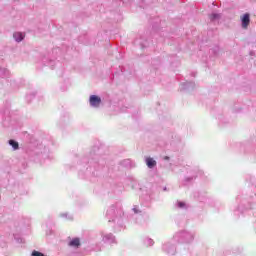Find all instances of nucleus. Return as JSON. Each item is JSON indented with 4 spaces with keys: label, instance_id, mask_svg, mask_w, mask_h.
<instances>
[{
    "label": "nucleus",
    "instance_id": "obj_9",
    "mask_svg": "<svg viewBox=\"0 0 256 256\" xmlns=\"http://www.w3.org/2000/svg\"><path fill=\"white\" fill-rule=\"evenodd\" d=\"M178 207H185V203L179 202V203H178Z\"/></svg>",
    "mask_w": 256,
    "mask_h": 256
},
{
    "label": "nucleus",
    "instance_id": "obj_6",
    "mask_svg": "<svg viewBox=\"0 0 256 256\" xmlns=\"http://www.w3.org/2000/svg\"><path fill=\"white\" fill-rule=\"evenodd\" d=\"M9 145L13 147L14 151H17V149H19V142L15 140H9Z\"/></svg>",
    "mask_w": 256,
    "mask_h": 256
},
{
    "label": "nucleus",
    "instance_id": "obj_2",
    "mask_svg": "<svg viewBox=\"0 0 256 256\" xmlns=\"http://www.w3.org/2000/svg\"><path fill=\"white\" fill-rule=\"evenodd\" d=\"M90 105L91 107H99L101 105V97L97 95L90 96Z\"/></svg>",
    "mask_w": 256,
    "mask_h": 256
},
{
    "label": "nucleus",
    "instance_id": "obj_10",
    "mask_svg": "<svg viewBox=\"0 0 256 256\" xmlns=\"http://www.w3.org/2000/svg\"><path fill=\"white\" fill-rule=\"evenodd\" d=\"M164 160H165V161H169V156H165V157H164Z\"/></svg>",
    "mask_w": 256,
    "mask_h": 256
},
{
    "label": "nucleus",
    "instance_id": "obj_4",
    "mask_svg": "<svg viewBox=\"0 0 256 256\" xmlns=\"http://www.w3.org/2000/svg\"><path fill=\"white\" fill-rule=\"evenodd\" d=\"M146 165L149 167V169H153L157 165V161H155L153 158L148 157L146 158Z\"/></svg>",
    "mask_w": 256,
    "mask_h": 256
},
{
    "label": "nucleus",
    "instance_id": "obj_3",
    "mask_svg": "<svg viewBox=\"0 0 256 256\" xmlns=\"http://www.w3.org/2000/svg\"><path fill=\"white\" fill-rule=\"evenodd\" d=\"M69 247H81V240L79 238H74L69 242Z\"/></svg>",
    "mask_w": 256,
    "mask_h": 256
},
{
    "label": "nucleus",
    "instance_id": "obj_11",
    "mask_svg": "<svg viewBox=\"0 0 256 256\" xmlns=\"http://www.w3.org/2000/svg\"><path fill=\"white\" fill-rule=\"evenodd\" d=\"M134 211H135V213H137V210L134 209Z\"/></svg>",
    "mask_w": 256,
    "mask_h": 256
},
{
    "label": "nucleus",
    "instance_id": "obj_8",
    "mask_svg": "<svg viewBox=\"0 0 256 256\" xmlns=\"http://www.w3.org/2000/svg\"><path fill=\"white\" fill-rule=\"evenodd\" d=\"M210 19L211 21H215V19H219V14H211Z\"/></svg>",
    "mask_w": 256,
    "mask_h": 256
},
{
    "label": "nucleus",
    "instance_id": "obj_1",
    "mask_svg": "<svg viewBox=\"0 0 256 256\" xmlns=\"http://www.w3.org/2000/svg\"><path fill=\"white\" fill-rule=\"evenodd\" d=\"M241 21H242V28L247 29L249 27V23H251V16L249 13L244 14L241 16Z\"/></svg>",
    "mask_w": 256,
    "mask_h": 256
},
{
    "label": "nucleus",
    "instance_id": "obj_5",
    "mask_svg": "<svg viewBox=\"0 0 256 256\" xmlns=\"http://www.w3.org/2000/svg\"><path fill=\"white\" fill-rule=\"evenodd\" d=\"M15 41H17L18 43L23 41V39H25V34L21 33V32H15L13 35Z\"/></svg>",
    "mask_w": 256,
    "mask_h": 256
},
{
    "label": "nucleus",
    "instance_id": "obj_7",
    "mask_svg": "<svg viewBox=\"0 0 256 256\" xmlns=\"http://www.w3.org/2000/svg\"><path fill=\"white\" fill-rule=\"evenodd\" d=\"M32 256H45V254H43V253H41V252H39V251H37V250H34V251L32 252Z\"/></svg>",
    "mask_w": 256,
    "mask_h": 256
}]
</instances>
